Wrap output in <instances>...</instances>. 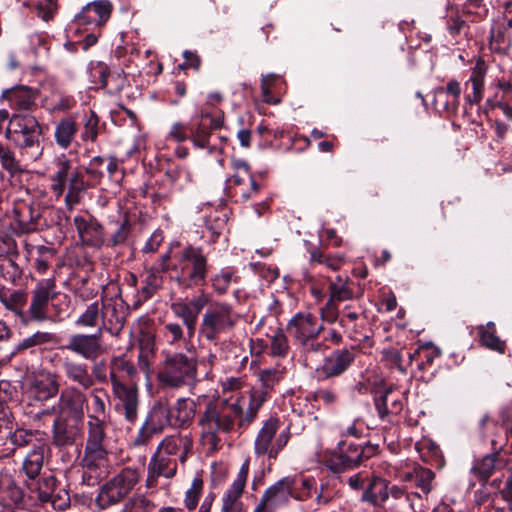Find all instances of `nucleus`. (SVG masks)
I'll list each match as a JSON object with an SVG mask.
<instances>
[{"label":"nucleus","mask_w":512,"mask_h":512,"mask_svg":"<svg viewBox=\"0 0 512 512\" xmlns=\"http://www.w3.org/2000/svg\"><path fill=\"white\" fill-rule=\"evenodd\" d=\"M44 450L45 446L43 444L34 445L33 449L24 458L21 473L27 477L24 480L26 488H33L34 482L39 478L43 467Z\"/></svg>","instance_id":"bb28decb"},{"label":"nucleus","mask_w":512,"mask_h":512,"mask_svg":"<svg viewBox=\"0 0 512 512\" xmlns=\"http://www.w3.org/2000/svg\"><path fill=\"white\" fill-rule=\"evenodd\" d=\"M102 323V308L98 301L90 303L84 312L77 318L76 324L83 327H96Z\"/></svg>","instance_id":"de8ad7c7"},{"label":"nucleus","mask_w":512,"mask_h":512,"mask_svg":"<svg viewBox=\"0 0 512 512\" xmlns=\"http://www.w3.org/2000/svg\"><path fill=\"white\" fill-rule=\"evenodd\" d=\"M322 329V325L317 324L316 318L308 313L296 314L287 325L288 333L298 344L308 338L318 337Z\"/></svg>","instance_id":"b1692460"},{"label":"nucleus","mask_w":512,"mask_h":512,"mask_svg":"<svg viewBox=\"0 0 512 512\" xmlns=\"http://www.w3.org/2000/svg\"><path fill=\"white\" fill-rule=\"evenodd\" d=\"M139 479L140 474L137 469L129 467L122 469L101 486L96 497L97 506L100 509H107L124 503Z\"/></svg>","instance_id":"39448f33"},{"label":"nucleus","mask_w":512,"mask_h":512,"mask_svg":"<svg viewBox=\"0 0 512 512\" xmlns=\"http://www.w3.org/2000/svg\"><path fill=\"white\" fill-rule=\"evenodd\" d=\"M175 271L177 283L183 288L203 286L209 270L208 257L202 247L185 246L178 255Z\"/></svg>","instance_id":"20e7f679"},{"label":"nucleus","mask_w":512,"mask_h":512,"mask_svg":"<svg viewBox=\"0 0 512 512\" xmlns=\"http://www.w3.org/2000/svg\"><path fill=\"white\" fill-rule=\"evenodd\" d=\"M113 394L117 399L116 409L124 416L128 422H135L139 410V394L135 383L130 386H119L112 388Z\"/></svg>","instance_id":"a211bd4d"},{"label":"nucleus","mask_w":512,"mask_h":512,"mask_svg":"<svg viewBox=\"0 0 512 512\" xmlns=\"http://www.w3.org/2000/svg\"><path fill=\"white\" fill-rule=\"evenodd\" d=\"M477 332L479 335L481 345H483L487 349L496 351L500 354H503L505 352V341L501 340L495 334V331H490L486 329L483 325H481L477 328Z\"/></svg>","instance_id":"09e8293b"},{"label":"nucleus","mask_w":512,"mask_h":512,"mask_svg":"<svg viewBox=\"0 0 512 512\" xmlns=\"http://www.w3.org/2000/svg\"><path fill=\"white\" fill-rule=\"evenodd\" d=\"M355 353L353 349H338L327 356L323 364L317 368L316 373L319 380H326L338 377L343 374L354 362Z\"/></svg>","instance_id":"2eb2a0df"},{"label":"nucleus","mask_w":512,"mask_h":512,"mask_svg":"<svg viewBox=\"0 0 512 512\" xmlns=\"http://www.w3.org/2000/svg\"><path fill=\"white\" fill-rule=\"evenodd\" d=\"M313 498L317 506L329 504L334 498V491L327 480H322L320 484L316 482V489L313 491Z\"/></svg>","instance_id":"5fc2aeb1"},{"label":"nucleus","mask_w":512,"mask_h":512,"mask_svg":"<svg viewBox=\"0 0 512 512\" xmlns=\"http://www.w3.org/2000/svg\"><path fill=\"white\" fill-rule=\"evenodd\" d=\"M83 422L54 418L52 426V444L56 447H68L82 437Z\"/></svg>","instance_id":"6ab92c4d"},{"label":"nucleus","mask_w":512,"mask_h":512,"mask_svg":"<svg viewBox=\"0 0 512 512\" xmlns=\"http://www.w3.org/2000/svg\"><path fill=\"white\" fill-rule=\"evenodd\" d=\"M87 440L86 445L107 446L105 419L87 416Z\"/></svg>","instance_id":"ea45409f"},{"label":"nucleus","mask_w":512,"mask_h":512,"mask_svg":"<svg viewBox=\"0 0 512 512\" xmlns=\"http://www.w3.org/2000/svg\"><path fill=\"white\" fill-rule=\"evenodd\" d=\"M48 504L55 510H64L70 505V496L65 489L56 487L46 501Z\"/></svg>","instance_id":"bf43d9fd"},{"label":"nucleus","mask_w":512,"mask_h":512,"mask_svg":"<svg viewBox=\"0 0 512 512\" xmlns=\"http://www.w3.org/2000/svg\"><path fill=\"white\" fill-rule=\"evenodd\" d=\"M344 442L338 444V452H334L327 459V467L334 472H341L360 466L358 445L350 443L344 448Z\"/></svg>","instance_id":"393cba45"},{"label":"nucleus","mask_w":512,"mask_h":512,"mask_svg":"<svg viewBox=\"0 0 512 512\" xmlns=\"http://www.w3.org/2000/svg\"><path fill=\"white\" fill-rule=\"evenodd\" d=\"M267 391L253 389L249 395V402L246 412L242 409L241 416L238 418V428H247L257 417L259 409L267 400Z\"/></svg>","instance_id":"c9c22d12"},{"label":"nucleus","mask_w":512,"mask_h":512,"mask_svg":"<svg viewBox=\"0 0 512 512\" xmlns=\"http://www.w3.org/2000/svg\"><path fill=\"white\" fill-rule=\"evenodd\" d=\"M58 391L59 383L56 375L42 372L29 380L26 393L31 401L44 402L54 398Z\"/></svg>","instance_id":"dca6fc26"},{"label":"nucleus","mask_w":512,"mask_h":512,"mask_svg":"<svg viewBox=\"0 0 512 512\" xmlns=\"http://www.w3.org/2000/svg\"><path fill=\"white\" fill-rule=\"evenodd\" d=\"M113 5L109 0H96L85 5L75 16L78 25H104L111 16Z\"/></svg>","instance_id":"412c9836"},{"label":"nucleus","mask_w":512,"mask_h":512,"mask_svg":"<svg viewBox=\"0 0 512 512\" xmlns=\"http://www.w3.org/2000/svg\"><path fill=\"white\" fill-rule=\"evenodd\" d=\"M0 165L10 176H15L22 172L19 160H17L14 151L6 144L0 141Z\"/></svg>","instance_id":"49530a36"},{"label":"nucleus","mask_w":512,"mask_h":512,"mask_svg":"<svg viewBox=\"0 0 512 512\" xmlns=\"http://www.w3.org/2000/svg\"><path fill=\"white\" fill-rule=\"evenodd\" d=\"M162 284L161 276L155 271H148L144 280V286L140 291L141 300L147 301L160 288Z\"/></svg>","instance_id":"3c124183"},{"label":"nucleus","mask_w":512,"mask_h":512,"mask_svg":"<svg viewBox=\"0 0 512 512\" xmlns=\"http://www.w3.org/2000/svg\"><path fill=\"white\" fill-rule=\"evenodd\" d=\"M361 500L374 506H382L388 500V481L373 476L365 487Z\"/></svg>","instance_id":"2f4dec72"},{"label":"nucleus","mask_w":512,"mask_h":512,"mask_svg":"<svg viewBox=\"0 0 512 512\" xmlns=\"http://www.w3.org/2000/svg\"><path fill=\"white\" fill-rule=\"evenodd\" d=\"M100 462V461H109V453L107 446H90L85 445L84 455L81 459V462Z\"/></svg>","instance_id":"13d9d810"},{"label":"nucleus","mask_w":512,"mask_h":512,"mask_svg":"<svg viewBox=\"0 0 512 512\" xmlns=\"http://www.w3.org/2000/svg\"><path fill=\"white\" fill-rule=\"evenodd\" d=\"M55 359L69 382L77 384L85 390L94 386L95 382L92 374H90L87 363L77 360L70 355L56 354Z\"/></svg>","instance_id":"f8f14e48"},{"label":"nucleus","mask_w":512,"mask_h":512,"mask_svg":"<svg viewBox=\"0 0 512 512\" xmlns=\"http://www.w3.org/2000/svg\"><path fill=\"white\" fill-rule=\"evenodd\" d=\"M239 320L240 315L230 303L212 301L209 298V303L201 316L199 336L206 341L216 343L220 335L233 331Z\"/></svg>","instance_id":"f03ea898"},{"label":"nucleus","mask_w":512,"mask_h":512,"mask_svg":"<svg viewBox=\"0 0 512 512\" xmlns=\"http://www.w3.org/2000/svg\"><path fill=\"white\" fill-rule=\"evenodd\" d=\"M375 407L379 417L385 420L390 414L396 415L402 411L403 401L399 395L395 396L394 391L389 388L375 398Z\"/></svg>","instance_id":"72a5a7b5"},{"label":"nucleus","mask_w":512,"mask_h":512,"mask_svg":"<svg viewBox=\"0 0 512 512\" xmlns=\"http://www.w3.org/2000/svg\"><path fill=\"white\" fill-rule=\"evenodd\" d=\"M241 412L239 399L209 400L198 418L202 437L212 448H217L221 442L220 435L233 431Z\"/></svg>","instance_id":"f257e3e1"},{"label":"nucleus","mask_w":512,"mask_h":512,"mask_svg":"<svg viewBox=\"0 0 512 512\" xmlns=\"http://www.w3.org/2000/svg\"><path fill=\"white\" fill-rule=\"evenodd\" d=\"M4 495L8 498L11 503L16 506H21L24 503V493L23 490L17 485V483L13 479H8L5 482Z\"/></svg>","instance_id":"680f3d73"},{"label":"nucleus","mask_w":512,"mask_h":512,"mask_svg":"<svg viewBox=\"0 0 512 512\" xmlns=\"http://www.w3.org/2000/svg\"><path fill=\"white\" fill-rule=\"evenodd\" d=\"M99 119L95 112L91 111L84 124L82 139L94 142L98 135Z\"/></svg>","instance_id":"0e129e2a"},{"label":"nucleus","mask_w":512,"mask_h":512,"mask_svg":"<svg viewBox=\"0 0 512 512\" xmlns=\"http://www.w3.org/2000/svg\"><path fill=\"white\" fill-rule=\"evenodd\" d=\"M250 461L246 459L237 474L236 479L222 498V509L220 512H243L241 496L246 486L249 473Z\"/></svg>","instance_id":"f3484780"},{"label":"nucleus","mask_w":512,"mask_h":512,"mask_svg":"<svg viewBox=\"0 0 512 512\" xmlns=\"http://www.w3.org/2000/svg\"><path fill=\"white\" fill-rule=\"evenodd\" d=\"M230 282H231V273L230 272L222 271L219 274H216L211 279L212 287L218 295H223L228 291Z\"/></svg>","instance_id":"774afa93"},{"label":"nucleus","mask_w":512,"mask_h":512,"mask_svg":"<svg viewBox=\"0 0 512 512\" xmlns=\"http://www.w3.org/2000/svg\"><path fill=\"white\" fill-rule=\"evenodd\" d=\"M78 133V125L75 118L68 116L60 119L55 124L54 140L61 149H68L74 142Z\"/></svg>","instance_id":"7c9ffc66"},{"label":"nucleus","mask_w":512,"mask_h":512,"mask_svg":"<svg viewBox=\"0 0 512 512\" xmlns=\"http://www.w3.org/2000/svg\"><path fill=\"white\" fill-rule=\"evenodd\" d=\"M284 371L280 369H265L259 372V380L262 388L260 390L267 391L272 390L276 385L283 379Z\"/></svg>","instance_id":"603ef678"},{"label":"nucleus","mask_w":512,"mask_h":512,"mask_svg":"<svg viewBox=\"0 0 512 512\" xmlns=\"http://www.w3.org/2000/svg\"><path fill=\"white\" fill-rule=\"evenodd\" d=\"M172 410V424L177 427L189 426L196 414V403L193 400L180 398Z\"/></svg>","instance_id":"4c0bfd02"},{"label":"nucleus","mask_w":512,"mask_h":512,"mask_svg":"<svg viewBox=\"0 0 512 512\" xmlns=\"http://www.w3.org/2000/svg\"><path fill=\"white\" fill-rule=\"evenodd\" d=\"M280 421L271 417L264 422L254 440V453L257 457L266 456L268 460H276L278 454L287 445L291 433L289 428L278 432Z\"/></svg>","instance_id":"423d86ee"},{"label":"nucleus","mask_w":512,"mask_h":512,"mask_svg":"<svg viewBox=\"0 0 512 512\" xmlns=\"http://www.w3.org/2000/svg\"><path fill=\"white\" fill-rule=\"evenodd\" d=\"M352 281L349 277L336 276L335 279L329 282V301L336 304L340 302L352 300L354 298V291L351 287Z\"/></svg>","instance_id":"58836bf2"},{"label":"nucleus","mask_w":512,"mask_h":512,"mask_svg":"<svg viewBox=\"0 0 512 512\" xmlns=\"http://www.w3.org/2000/svg\"><path fill=\"white\" fill-rule=\"evenodd\" d=\"M106 159L102 156L93 157L85 167V172L90 177L91 185L95 186L102 180L104 173L101 169Z\"/></svg>","instance_id":"6e6d98bb"},{"label":"nucleus","mask_w":512,"mask_h":512,"mask_svg":"<svg viewBox=\"0 0 512 512\" xmlns=\"http://www.w3.org/2000/svg\"><path fill=\"white\" fill-rule=\"evenodd\" d=\"M293 484L292 477L286 476L268 487L254 512H275L279 507L287 505L292 498Z\"/></svg>","instance_id":"9b49d317"},{"label":"nucleus","mask_w":512,"mask_h":512,"mask_svg":"<svg viewBox=\"0 0 512 512\" xmlns=\"http://www.w3.org/2000/svg\"><path fill=\"white\" fill-rule=\"evenodd\" d=\"M9 439L16 447H24L32 443L34 433L25 429H16L14 432H9Z\"/></svg>","instance_id":"338daca9"},{"label":"nucleus","mask_w":512,"mask_h":512,"mask_svg":"<svg viewBox=\"0 0 512 512\" xmlns=\"http://www.w3.org/2000/svg\"><path fill=\"white\" fill-rule=\"evenodd\" d=\"M87 397L79 388L70 386L60 392L57 403L53 405L55 417L84 422V407Z\"/></svg>","instance_id":"1a4fd4ad"},{"label":"nucleus","mask_w":512,"mask_h":512,"mask_svg":"<svg viewBox=\"0 0 512 512\" xmlns=\"http://www.w3.org/2000/svg\"><path fill=\"white\" fill-rule=\"evenodd\" d=\"M54 289L55 282L52 279L43 280L37 284L32 291L29 320L43 322L48 319V304L57 295Z\"/></svg>","instance_id":"ddd939ff"},{"label":"nucleus","mask_w":512,"mask_h":512,"mask_svg":"<svg viewBox=\"0 0 512 512\" xmlns=\"http://www.w3.org/2000/svg\"><path fill=\"white\" fill-rule=\"evenodd\" d=\"M38 257L35 260L36 270L45 273L50 266V260L55 255V250L51 247L40 245L36 249Z\"/></svg>","instance_id":"052dcab7"},{"label":"nucleus","mask_w":512,"mask_h":512,"mask_svg":"<svg viewBox=\"0 0 512 512\" xmlns=\"http://www.w3.org/2000/svg\"><path fill=\"white\" fill-rule=\"evenodd\" d=\"M109 378L112 388L119 386H130V383H135L134 380L137 376L136 367L123 357H114L110 362Z\"/></svg>","instance_id":"a878e982"},{"label":"nucleus","mask_w":512,"mask_h":512,"mask_svg":"<svg viewBox=\"0 0 512 512\" xmlns=\"http://www.w3.org/2000/svg\"><path fill=\"white\" fill-rule=\"evenodd\" d=\"M487 72V66L482 59H478L475 66L473 67L471 71L470 78L468 82L466 83V86L468 87L469 84H471L472 92L468 93L465 96L466 101L470 104H480V102L483 99V93H484V82H485V76Z\"/></svg>","instance_id":"c85d7f7f"},{"label":"nucleus","mask_w":512,"mask_h":512,"mask_svg":"<svg viewBox=\"0 0 512 512\" xmlns=\"http://www.w3.org/2000/svg\"><path fill=\"white\" fill-rule=\"evenodd\" d=\"M102 325L103 329L110 332L113 330H120L126 319L127 309L125 308L124 301L121 298H109L102 300Z\"/></svg>","instance_id":"5701e85b"},{"label":"nucleus","mask_w":512,"mask_h":512,"mask_svg":"<svg viewBox=\"0 0 512 512\" xmlns=\"http://www.w3.org/2000/svg\"><path fill=\"white\" fill-rule=\"evenodd\" d=\"M192 448V440L187 436H166L158 445L157 450L164 455L173 458L178 455L181 463L187 458L188 451Z\"/></svg>","instance_id":"cd10ccee"},{"label":"nucleus","mask_w":512,"mask_h":512,"mask_svg":"<svg viewBox=\"0 0 512 512\" xmlns=\"http://www.w3.org/2000/svg\"><path fill=\"white\" fill-rule=\"evenodd\" d=\"M132 233V225L128 216L116 224V229L111 233L106 241V246L110 248H118L126 245Z\"/></svg>","instance_id":"c03bdc74"},{"label":"nucleus","mask_w":512,"mask_h":512,"mask_svg":"<svg viewBox=\"0 0 512 512\" xmlns=\"http://www.w3.org/2000/svg\"><path fill=\"white\" fill-rule=\"evenodd\" d=\"M73 221L79 238L84 245L93 248H100L104 245V229L96 219L76 216Z\"/></svg>","instance_id":"4be33fe9"},{"label":"nucleus","mask_w":512,"mask_h":512,"mask_svg":"<svg viewBox=\"0 0 512 512\" xmlns=\"http://www.w3.org/2000/svg\"><path fill=\"white\" fill-rule=\"evenodd\" d=\"M144 423L158 434L161 433L166 426L173 425L171 408L165 402H156L149 411Z\"/></svg>","instance_id":"473e14b6"},{"label":"nucleus","mask_w":512,"mask_h":512,"mask_svg":"<svg viewBox=\"0 0 512 512\" xmlns=\"http://www.w3.org/2000/svg\"><path fill=\"white\" fill-rule=\"evenodd\" d=\"M446 92L453 96L451 103L445 104V110L449 113H456L459 106V97L461 93L460 83L457 80H450L446 85Z\"/></svg>","instance_id":"69168bd1"},{"label":"nucleus","mask_w":512,"mask_h":512,"mask_svg":"<svg viewBox=\"0 0 512 512\" xmlns=\"http://www.w3.org/2000/svg\"><path fill=\"white\" fill-rule=\"evenodd\" d=\"M2 98L8 100L12 108L27 111L35 105L36 96L31 88L20 86L5 90Z\"/></svg>","instance_id":"f704fd0d"},{"label":"nucleus","mask_w":512,"mask_h":512,"mask_svg":"<svg viewBox=\"0 0 512 512\" xmlns=\"http://www.w3.org/2000/svg\"><path fill=\"white\" fill-rule=\"evenodd\" d=\"M177 472V461L156 449L147 466L146 486L155 487L159 477L172 478Z\"/></svg>","instance_id":"aec40b11"},{"label":"nucleus","mask_w":512,"mask_h":512,"mask_svg":"<svg viewBox=\"0 0 512 512\" xmlns=\"http://www.w3.org/2000/svg\"><path fill=\"white\" fill-rule=\"evenodd\" d=\"M502 447L494 453L485 455L482 459L475 462L471 472L481 481H486L496 469L504 468L507 460L501 456Z\"/></svg>","instance_id":"c756f323"},{"label":"nucleus","mask_w":512,"mask_h":512,"mask_svg":"<svg viewBox=\"0 0 512 512\" xmlns=\"http://www.w3.org/2000/svg\"><path fill=\"white\" fill-rule=\"evenodd\" d=\"M434 478L435 474L432 470L424 468L422 466L414 467L415 486L420 488L424 494H428L432 490V483Z\"/></svg>","instance_id":"8fccbe9b"},{"label":"nucleus","mask_w":512,"mask_h":512,"mask_svg":"<svg viewBox=\"0 0 512 512\" xmlns=\"http://www.w3.org/2000/svg\"><path fill=\"white\" fill-rule=\"evenodd\" d=\"M64 348L87 361H96L105 352L102 328L98 327L93 334L71 335Z\"/></svg>","instance_id":"9d476101"},{"label":"nucleus","mask_w":512,"mask_h":512,"mask_svg":"<svg viewBox=\"0 0 512 512\" xmlns=\"http://www.w3.org/2000/svg\"><path fill=\"white\" fill-rule=\"evenodd\" d=\"M11 215L13 231L18 235L29 234L39 229L42 217L41 205L32 199L14 201Z\"/></svg>","instance_id":"6e6552de"},{"label":"nucleus","mask_w":512,"mask_h":512,"mask_svg":"<svg viewBox=\"0 0 512 512\" xmlns=\"http://www.w3.org/2000/svg\"><path fill=\"white\" fill-rule=\"evenodd\" d=\"M56 170L51 175V191L56 197L63 195L66 184L69 181V171L71 168V161L65 155L59 157L55 163Z\"/></svg>","instance_id":"e433bc0d"},{"label":"nucleus","mask_w":512,"mask_h":512,"mask_svg":"<svg viewBox=\"0 0 512 512\" xmlns=\"http://www.w3.org/2000/svg\"><path fill=\"white\" fill-rule=\"evenodd\" d=\"M56 478L54 476L44 477L42 479L38 478L34 482L33 488H27L35 497L38 499L43 505H46V501L49 499V496L57 487Z\"/></svg>","instance_id":"a18cd8bd"},{"label":"nucleus","mask_w":512,"mask_h":512,"mask_svg":"<svg viewBox=\"0 0 512 512\" xmlns=\"http://www.w3.org/2000/svg\"><path fill=\"white\" fill-rule=\"evenodd\" d=\"M203 481L200 478H195L192 482L190 489L186 492L185 506L189 510L196 508L198 500L202 491Z\"/></svg>","instance_id":"e2e57ef3"},{"label":"nucleus","mask_w":512,"mask_h":512,"mask_svg":"<svg viewBox=\"0 0 512 512\" xmlns=\"http://www.w3.org/2000/svg\"><path fill=\"white\" fill-rule=\"evenodd\" d=\"M164 336L168 343L176 344L180 341L188 340L187 333L185 334L182 325L176 322H168L164 324Z\"/></svg>","instance_id":"4d7b16f0"},{"label":"nucleus","mask_w":512,"mask_h":512,"mask_svg":"<svg viewBox=\"0 0 512 512\" xmlns=\"http://www.w3.org/2000/svg\"><path fill=\"white\" fill-rule=\"evenodd\" d=\"M294 480L292 498L297 501H307L313 498V491L316 489V479L304 475L291 476Z\"/></svg>","instance_id":"a19ab883"},{"label":"nucleus","mask_w":512,"mask_h":512,"mask_svg":"<svg viewBox=\"0 0 512 512\" xmlns=\"http://www.w3.org/2000/svg\"><path fill=\"white\" fill-rule=\"evenodd\" d=\"M68 182L69 187L68 192L65 196V202L69 207H72L73 205L79 203L80 193L86 191L90 187H93V185H91V182L85 181L82 174L79 172L72 173L69 177Z\"/></svg>","instance_id":"79ce46f5"},{"label":"nucleus","mask_w":512,"mask_h":512,"mask_svg":"<svg viewBox=\"0 0 512 512\" xmlns=\"http://www.w3.org/2000/svg\"><path fill=\"white\" fill-rule=\"evenodd\" d=\"M208 303L209 295L201 292L188 302L173 304L172 309L175 315L182 320L186 327L188 341L194 336L198 316Z\"/></svg>","instance_id":"4468645a"},{"label":"nucleus","mask_w":512,"mask_h":512,"mask_svg":"<svg viewBox=\"0 0 512 512\" xmlns=\"http://www.w3.org/2000/svg\"><path fill=\"white\" fill-rule=\"evenodd\" d=\"M54 335L50 332L37 331L33 335L20 341L12 352L13 355L23 353L27 350L33 352L36 347L49 344L53 341Z\"/></svg>","instance_id":"37998d69"},{"label":"nucleus","mask_w":512,"mask_h":512,"mask_svg":"<svg viewBox=\"0 0 512 512\" xmlns=\"http://www.w3.org/2000/svg\"><path fill=\"white\" fill-rule=\"evenodd\" d=\"M271 355L274 357H285L289 352V343L282 330H276L271 336Z\"/></svg>","instance_id":"864d4df0"},{"label":"nucleus","mask_w":512,"mask_h":512,"mask_svg":"<svg viewBox=\"0 0 512 512\" xmlns=\"http://www.w3.org/2000/svg\"><path fill=\"white\" fill-rule=\"evenodd\" d=\"M42 133V126L35 116L14 114L9 119L5 137L18 148L26 149L34 146L38 147Z\"/></svg>","instance_id":"0eeeda50"},{"label":"nucleus","mask_w":512,"mask_h":512,"mask_svg":"<svg viewBox=\"0 0 512 512\" xmlns=\"http://www.w3.org/2000/svg\"><path fill=\"white\" fill-rule=\"evenodd\" d=\"M197 358L183 352L168 355L157 373V380L163 389H179L193 385L197 379Z\"/></svg>","instance_id":"7ed1b4c3"}]
</instances>
